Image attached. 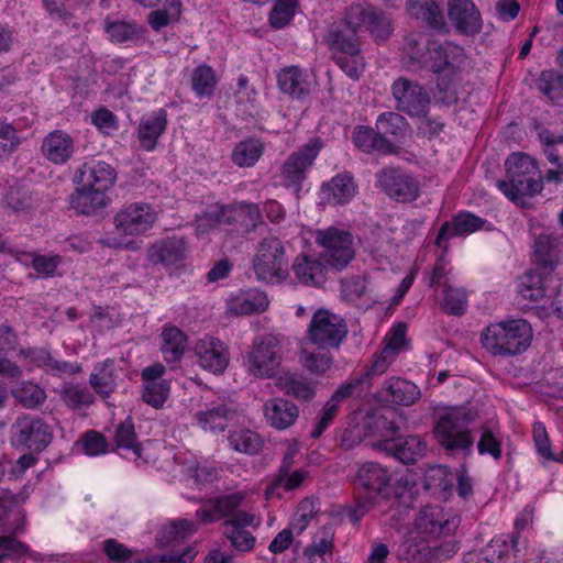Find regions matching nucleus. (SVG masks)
Masks as SVG:
<instances>
[{"instance_id": "26", "label": "nucleus", "mask_w": 563, "mask_h": 563, "mask_svg": "<svg viewBox=\"0 0 563 563\" xmlns=\"http://www.w3.org/2000/svg\"><path fill=\"white\" fill-rule=\"evenodd\" d=\"M236 416V407L229 404H219L207 410L198 411L196 419L202 430L216 433L223 432L228 423L234 420Z\"/></svg>"}, {"instance_id": "13", "label": "nucleus", "mask_w": 563, "mask_h": 563, "mask_svg": "<svg viewBox=\"0 0 563 563\" xmlns=\"http://www.w3.org/2000/svg\"><path fill=\"white\" fill-rule=\"evenodd\" d=\"M466 62L464 48L450 41H430L428 63L435 74H454Z\"/></svg>"}, {"instance_id": "7", "label": "nucleus", "mask_w": 563, "mask_h": 563, "mask_svg": "<svg viewBox=\"0 0 563 563\" xmlns=\"http://www.w3.org/2000/svg\"><path fill=\"white\" fill-rule=\"evenodd\" d=\"M283 360L279 336L267 333L256 338L247 355L249 371L260 378H272L276 375Z\"/></svg>"}, {"instance_id": "30", "label": "nucleus", "mask_w": 563, "mask_h": 563, "mask_svg": "<svg viewBox=\"0 0 563 563\" xmlns=\"http://www.w3.org/2000/svg\"><path fill=\"white\" fill-rule=\"evenodd\" d=\"M147 257L154 265H173L185 258V244L175 238L157 241L148 247Z\"/></svg>"}, {"instance_id": "40", "label": "nucleus", "mask_w": 563, "mask_h": 563, "mask_svg": "<svg viewBox=\"0 0 563 563\" xmlns=\"http://www.w3.org/2000/svg\"><path fill=\"white\" fill-rule=\"evenodd\" d=\"M455 481L456 474L443 465L431 466L424 473L426 488L441 493L443 498L452 494Z\"/></svg>"}, {"instance_id": "60", "label": "nucleus", "mask_w": 563, "mask_h": 563, "mask_svg": "<svg viewBox=\"0 0 563 563\" xmlns=\"http://www.w3.org/2000/svg\"><path fill=\"white\" fill-rule=\"evenodd\" d=\"M296 0H277L269 14L273 27L280 29L289 23L295 13Z\"/></svg>"}, {"instance_id": "47", "label": "nucleus", "mask_w": 563, "mask_h": 563, "mask_svg": "<svg viewBox=\"0 0 563 563\" xmlns=\"http://www.w3.org/2000/svg\"><path fill=\"white\" fill-rule=\"evenodd\" d=\"M518 292L523 299L540 300L545 295V277L538 271L525 273L519 278Z\"/></svg>"}, {"instance_id": "50", "label": "nucleus", "mask_w": 563, "mask_h": 563, "mask_svg": "<svg viewBox=\"0 0 563 563\" xmlns=\"http://www.w3.org/2000/svg\"><path fill=\"white\" fill-rule=\"evenodd\" d=\"M218 84L213 69L206 65H199L191 75L192 90L199 97L212 96Z\"/></svg>"}, {"instance_id": "62", "label": "nucleus", "mask_w": 563, "mask_h": 563, "mask_svg": "<svg viewBox=\"0 0 563 563\" xmlns=\"http://www.w3.org/2000/svg\"><path fill=\"white\" fill-rule=\"evenodd\" d=\"M367 30L376 42H385L393 32L391 21L379 10H375Z\"/></svg>"}, {"instance_id": "34", "label": "nucleus", "mask_w": 563, "mask_h": 563, "mask_svg": "<svg viewBox=\"0 0 563 563\" xmlns=\"http://www.w3.org/2000/svg\"><path fill=\"white\" fill-rule=\"evenodd\" d=\"M485 221L473 213H461L453 218L452 222H444L439 230L435 244L442 246V242L451 235H464L483 228Z\"/></svg>"}, {"instance_id": "35", "label": "nucleus", "mask_w": 563, "mask_h": 563, "mask_svg": "<svg viewBox=\"0 0 563 563\" xmlns=\"http://www.w3.org/2000/svg\"><path fill=\"white\" fill-rule=\"evenodd\" d=\"M166 126L167 112L164 109H159L152 117L142 120L137 131L141 146L146 151H153L156 147L158 137L165 132Z\"/></svg>"}, {"instance_id": "18", "label": "nucleus", "mask_w": 563, "mask_h": 563, "mask_svg": "<svg viewBox=\"0 0 563 563\" xmlns=\"http://www.w3.org/2000/svg\"><path fill=\"white\" fill-rule=\"evenodd\" d=\"M366 437H379L393 441L399 432L396 413L391 410L368 409L361 421Z\"/></svg>"}, {"instance_id": "27", "label": "nucleus", "mask_w": 563, "mask_h": 563, "mask_svg": "<svg viewBox=\"0 0 563 563\" xmlns=\"http://www.w3.org/2000/svg\"><path fill=\"white\" fill-rule=\"evenodd\" d=\"M379 395L385 401L410 406L420 397V391L413 383L393 377L383 385Z\"/></svg>"}, {"instance_id": "22", "label": "nucleus", "mask_w": 563, "mask_h": 563, "mask_svg": "<svg viewBox=\"0 0 563 563\" xmlns=\"http://www.w3.org/2000/svg\"><path fill=\"white\" fill-rule=\"evenodd\" d=\"M42 154L51 163L60 165L67 163L75 153L73 137L62 130L49 132L43 140Z\"/></svg>"}, {"instance_id": "36", "label": "nucleus", "mask_w": 563, "mask_h": 563, "mask_svg": "<svg viewBox=\"0 0 563 563\" xmlns=\"http://www.w3.org/2000/svg\"><path fill=\"white\" fill-rule=\"evenodd\" d=\"M276 386L287 396L301 401H310L316 395L311 380L292 373H283L276 378Z\"/></svg>"}, {"instance_id": "32", "label": "nucleus", "mask_w": 563, "mask_h": 563, "mask_svg": "<svg viewBox=\"0 0 563 563\" xmlns=\"http://www.w3.org/2000/svg\"><path fill=\"white\" fill-rule=\"evenodd\" d=\"M534 256L539 266L553 268L563 249L562 240L555 234H540L534 240Z\"/></svg>"}, {"instance_id": "48", "label": "nucleus", "mask_w": 563, "mask_h": 563, "mask_svg": "<svg viewBox=\"0 0 563 563\" xmlns=\"http://www.w3.org/2000/svg\"><path fill=\"white\" fill-rule=\"evenodd\" d=\"M12 396L26 409H36L41 407L46 399L45 390L32 382H22L14 387L12 389Z\"/></svg>"}, {"instance_id": "9", "label": "nucleus", "mask_w": 563, "mask_h": 563, "mask_svg": "<svg viewBox=\"0 0 563 563\" xmlns=\"http://www.w3.org/2000/svg\"><path fill=\"white\" fill-rule=\"evenodd\" d=\"M12 438L16 445L31 451H43L53 440L51 427L40 417L23 415L11 427Z\"/></svg>"}, {"instance_id": "55", "label": "nucleus", "mask_w": 563, "mask_h": 563, "mask_svg": "<svg viewBox=\"0 0 563 563\" xmlns=\"http://www.w3.org/2000/svg\"><path fill=\"white\" fill-rule=\"evenodd\" d=\"M60 397L65 405L73 410L89 406L95 400L93 395L86 387L75 384H66L60 391Z\"/></svg>"}, {"instance_id": "46", "label": "nucleus", "mask_w": 563, "mask_h": 563, "mask_svg": "<svg viewBox=\"0 0 563 563\" xmlns=\"http://www.w3.org/2000/svg\"><path fill=\"white\" fill-rule=\"evenodd\" d=\"M323 190L328 192L329 202L339 205L349 201L355 195L356 186L352 176L340 174L324 185Z\"/></svg>"}, {"instance_id": "42", "label": "nucleus", "mask_w": 563, "mask_h": 563, "mask_svg": "<svg viewBox=\"0 0 563 563\" xmlns=\"http://www.w3.org/2000/svg\"><path fill=\"white\" fill-rule=\"evenodd\" d=\"M268 307V298L264 292H251L239 296L229 302L228 310L235 316L263 312Z\"/></svg>"}, {"instance_id": "58", "label": "nucleus", "mask_w": 563, "mask_h": 563, "mask_svg": "<svg viewBox=\"0 0 563 563\" xmlns=\"http://www.w3.org/2000/svg\"><path fill=\"white\" fill-rule=\"evenodd\" d=\"M169 393V385L166 380L158 383H144L143 400L154 408L163 407Z\"/></svg>"}, {"instance_id": "51", "label": "nucleus", "mask_w": 563, "mask_h": 563, "mask_svg": "<svg viewBox=\"0 0 563 563\" xmlns=\"http://www.w3.org/2000/svg\"><path fill=\"white\" fill-rule=\"evenodd\" d=\"M228 440L234 451L245 454L257 453L262 445L260 437L249 429L231 431Z\"/></svg>"}, {"instance_id": "61", "label": "nucleus", "mask_w": 563, "mask_h": 563, "mask_svg": "<svg viewBox=\"0 0 563 563\" xmlns=\"http://www.w3.org/2000/svg\"><path fill=\"white\" fill-rule=\"evenodd\" d=\"M4 203L13 212H24L33 207V198L27 190L12 188L7 192Z\"/></svg>"}, {"instance_id": "16", "label": "nucleus", "mask_w": 563, "mask_h": 563, "mask_svg": "<svg viewBox=\"0 0 563 563\" xmlns=\"http://www.w3.org/2000/svg\"><path fill=\"white\" fill-rule=\"evenodd\" d=\"M117 179L115 169L103 161H90L84 163L74 174L75 185H89L107 192Z\"/></svg>"}, {"instance_id": "19", "label": "nucleus", "mask_w": 563, "mask_h": 563, "mask_svg": "<svg viewBox=\"0 0 563 563\" xmlns=\"http://www.w3.org/2000/svg\"><path fill=\"white\" fill-rule=\"evenodd\" d=\"M68 201L70 209L77 214L96 216L108 206L109 198L107 192L84 184L76 185Z\"/></svg>"}, {"instance_id": "23", "label": "nucleus", "mask_w": 563, "mask_h": 563, "mask_svg": "<svg viewBox=\"0 0 563 563\" xmlns=\"http://www.w3.org/2000/svg\"><path fill=\"white\" fill-rule=\"evenodd\" d=\"M390 482L389 471L379 463H364L355 477V485L366 492L367 495L376 496Z\"/></svg>"}, {"instance_id": "2", "label": "nucleus", "mask_w": 563, "mask_h": 563, "mask_svg": "<svg viewBox=\"0 0 563 563\" xmlns=\"http://www.w3.org/2000/svg\"><path fill=\"white\" fill-rule=\"evenodd\" d=\"M508 180H499L497 187L515 201L539 194L543 188L536 161L525 153H512L505 163Z\"/></svg>"}, {"instance_id": "39", "label": "nucleus", "mask_w": 563, "mask_h": 563, "mask_svg": "<svg viewBox=\"0 0 563 563\" xmlns=\"http://www.w3.org/2000/svg\"><path fill=\"white\" fill-rule=\"evenodd\" d=\"M103 30L109 40L115 44L139 41L144 33L141 25L132 21H114L110 18L104 19Z\"/></svg>"}, {"instance_id": "11", "label": "nucleus", "mask_w": 563, "mask_h": 563, "mask_svg": "<svg viewBox=\"0 0 563 563\" xmlns=\"http://www.w3.org/2000/svg\"><path fill=\"white\" fill-rule=\"evenodd\" d=\"M391 90L398 111L412 118L422 117L429 111L431 97L418 82L400 77L394 81Z\"/></svg>"}, {"instance_id": "57", "label": "nucleus", "mask_w": 563, "mask_h": 563, "mask_svg": "<svg viewBox=\"0 0 563 563\" xmlns=\"http://www.w3.org/2000/svg\"><path fill=\"white\" fill-rule=\"evenodd\" d=\"M427 550H428V540L418 541L416 539H408L401 543L398 549V556L400 560H405L408 562H427Z\"/></svg>"}, {"instance_id": "29", "label": "nucleus", "mask_w": 563, "mask_h": 563, "mask_svg": "<svg viewBox=\"0 0 563 563\" xmlns=\"http://www.w3.org/2000/svg\"><path fill=\"white\" fill-rule=\"evenodd\" d=\"M277 82L279 89L294 99H301L310 92L307 75L298 66H287L280 69Z\"/></svg>"}, {"instance_id": "37", "label": "nucleus", "mask_w": 563, "mask_h": 563, "mask_svg": "<svg viewBox=\"0 0 563 563\" xmlns=\"http://www.w3.org/2000/svg\"><path fill=\"white\" fill-rule=\"evenodd\" d=\"M19 356L22 360L30 361L36 366H47L54 373L73 374L79 369L75 364L54 360L51 353L44 347L21 349Z\"/></svg>"}, {"instance_id": "25", "label": "nucleus", "mask_w": 563, "mask_h": 563, "mask_svg": "<svg viewBox=\"0 0 563 563\" xmlns=\"http://www.w3.org/2000/svg\"><path fill=\"white\" fill-rule=\"evenodd\" d=\"M432 38H427L422 33H410L404 37L401 46L402 63L412 69L422 68L428 64L429 47Z\"/></svg>"}, {"instance_id": "5", "label": "nucleus", "mask_w": 563, "mask_h": 563, "mask_svg": "<svg viewBox=\"0 0 563 563\" xmlns=\"http://www.w3.org/2000/svg\"><path fill=\"white\" fill-rule=\"evenodd\" d=\"M253 271L256 278L265 283H279L286 278L285 247L278 238L269 236L261 241L253 258Z\"/></svg>"}, {"instance_id": "64", "label": "nucleus", "mask_w": 563, "mask_h": 563, "mask_svg": "<svg viewBox=\"0 0 563 563\" xmlns=\"http://www.w3.org/2000/svg\"><path fill=\"white\" fill-rule=\"evenodd\" d=\"M457 550V543L452 539L444 540L443 542L434 543L432 545L428 542L427 563L448 560L452 558Z\"/></svg>"}, {"instance_id": "56", "label": "nucleus", "mask_w": 563, "mask_h": 563, "mask_svg": "<svg viewBox=\"0 0 563 563\" xmlns=\"http://www.w3.org/2000/svg\"><path fill=\"white\" fill-rule=\"evenodd\" d=\"M467 306V296L462 288L446 287L442 308L445 312L453 316L464 314Z\"/></svg>"}, {"instance_id": "53", "label": "nucleus", "mask_w": 563, "mask_h": 563, "mask_svg": "<svg viewBox=\"0 0 563 563\" xmlns=\"http://www.w3.org/2000/svg\"><path fill=\"white\" fill-rule=\"evenodd\" d=\"M376 8L372 5H363L360 3L351 4L344 15V25L358 32L362 27L369 25L371 20L374 19Z\"/></svg>"}, {"instance_id": "43", "label": "nucleus", "mask_w": 563, "mask_h": 563, "mask_svg": "<svg viewBox=\"0 0 563 563\" xmlns=\"http://www.w3.org/2000/svg\"><path fill=\"white\" fill-rule=\"evenodd\" d=\"M264 152V144L257 139L239 142L232 152V162L239 167H251L256 164Z\"/></svg>"}, {"instance_id": "6", "label": "nucleus", "mask_w": 563, "mask_h": 563, "mask_svg": "<svg viewBox=\"0 0 563 563\" xmlns=\"http://www.w3.org/2000/svg\"><path fill=\"white\" fill-rule=\"evenodd\" d=\"M316 241L323 247L321 260L335 271L344 269L355 256L354 238L349 231L334 227L318 230Z\"/></svg>"}, {"instance_id": "41", "label": "nucleus", "mask_w": 563, "mask_h": 563, "mask_svg": "<svg viewBox=\"0 0 563 563\" xmlns=\"http://www.w3.org/2000/svg\"><path fill=\"white\" fill-rule=\"evenodd\" d=\"M328 43L332 51L350 56H355L361 53V41L357 32L345 25L332 30L329 33Z\"/></svg>"}, {"instance_id": "49", "label": "nucleus", "mask_w": 563, "mask_h": 563, "mask_svg": "<svg viewBox=\"0 0 563 563\" xmlns=\"http://www.w3.org/2000/svg\"><path fill=\"white\" fill-rule=\"evenodd\" d=\"M538 90L551 101L563 99V73L555 69L541 71L537 79Z\"/></svg>"}, {"instance_id": "8", "label": "nucleus", "mask_w": 563, "mask_h": 563, "mask_svg": "<svg viewBox=\"0 0 563 563\" xmlns=\"http://www.w3.org/2000/svg\"><path fill=\"white\" fill-rule=\"evenodd\" d=\"M460 517L445 511L441 506H427L416 517L417 532L426 540L453 534L460 526Z\"/></svg>"}, {"instance_id": "54", "label": "nucleus", "mask_w": 563, "mask_h": 563, "mask_svg": "<svg viewBox=\"0 0 563 563\" xmlns=\"http://www.w3.org/2000/svg\"><path fill=\"white\" fill-rule=\"evenodd\" d=\"M300 360L308 372L317 375L324 374L333 365V356L330 351L309 352L302 350Z\"/></svg>"}, {"instance_id": "31", "label": "nucleus", "mask_w": 563, "mask_h": 563, "mask_svg": "<svg viewBox=\"0 0 563 563\" xmlns=\"http://www.w3.org/2000/svg\"><path fill=\"white\" fill-rule=\"evenodd\" d=\"M218 221L220 223L238 222L245 232H250L262 223V214L257 205L241 203L235 209H221L218 214Z\"/></svg>"}, {"instance_id": "17", "label": "nucleus", "mask_w": 563, "mask_h": 563, "mask_svg": "<svg viewBox=\"0 0 563 563\" xmlns=\"http://www.w3.org/2000/svg\"><path fill=\"white\" fill-rule=\"evenodd\" d=\"M448 16L462 34L474 35L482 30L481 13L471 0H448Z\"/></svg>"}, {"instance_id": "21", "label": "nucleus", "mask_w": 563, "mask_h": 563, "mask_svg": "<svg viewBox=\"0 0 563 563\" xmlns=\"http://www.w3.org/2000/svg\"><path fill=\"white\" fill-rule=\"evenodd\" d=\"M263 410L266 422L276 430L288 429L299 417L298 406L283 397L266 400Z\"/></svg>"}, {"instance_id": "33", "label": "nucleus", "mask_w": 563, "mask_h": 563, "mask_svg": "<svg viewBox=\"0 0 563 563\" xmlns=\"http://www.w3.org/2000/svg\"><path fill=\"white\" fill-rule=\"evenodd\" d=\"M353 140L356 147L365 153L394 154L396 147L380 133L372 128L356 126L353 132Z\"/></svg>"}, {"instance_id": "12", "label": "nucleus", "mask_w": 563, "mask_h": 563, "mask_svg": "<svg viewBox=\"0 0 563 563\" xmlns=\"http://www.w3.org/2000/svg\"><path fill=\"white\" fill-rule=\"evenodd\" d=\"M156 213L150 205L131 203L114 217V227L120 234L139 235L152 228Z\"/></svg>"}, {"instance_id": "1", "label": "nucleus", "mask_w": 563, "mask_h": 563, "mask_svg": "<svg viewBox=\"0 0 563 563\" xmlns=\"http://www.w3.org/2000/svg\"><path fill=\"white\" fill-rule=\"evenodd\" d=\"M481 339L483 346L495 356L517 355L530 345L532 329L522 319L510 320L488 325Z\"/></svg>"}, {"instance_id": "59", "label": "nucleus", "mask_w": 563, "mask_h": 563, "mask_svg": "<svg viewBox=\"0 0 563 563\" xmlns=\"http://www.w3.org/2000/svg\"><path fill=\"white\" fill-rule=\"evenodd\" d=\"M21 139L10 123L0 121V159L11 155L18 150Z\"/></svg>"}, {"instance_id": "20", "label": "nucleus", "mask_w": 563, "mask_h": 563, "mask_svg": "<svg viewBox=\"0 0 563 563\" xmlns=\"http://www.w3.org/2000/svg\"><path fill=\"white\" fill-rule=\"evenodd\" d=\"M245 500V493L235 492L207 500L196 512L205 523H210L221 518L231 517Z\"/></svg>"}, {"instance_id": "38", "label": "nucleus", "mask_w": 563, "mask_h": 563, "mask_svg": "<svg viewBox=\"0 0 563 563\" xmlns=\"http://www.w3.org/2000/svg\"><path fill=\"white\" fill-rule=\"evenodd\" d=\"M309 473L305 470H296L294 472L287 471V473H276L265 490L266 499L274 497L282 498L283 492H291L299 488Z\"/></svg>"}, {"instance_id": "14", "label": "nucleus", "mask_w": 563, "mask_h": 563, "mask_svg": "<svg viewBox=\"0 0 563 563\" xmlns=\"http://www.w3.org/2000/svg\"><path fill=\"white\" fill-rule=\"evenodd\" d=\"M321 147L320 139H312L286 159L282 166V175L287 186L300 187L306 178V170L312 165Z\"/></svg>"}, {"instance_id": "44", "label": "nucleus", "mask_w": 563, "mask_h": 563, "mask_svg": "<svg viewBox=\"0 0 563 563\" xmlns=\"http://www.w3.org/2000/svg\"><path fill=\"white\" fill-rule=\"evenodd\" d=\"M162 352L167 362L179 361L186 350V336L176 327H166L162 332Z\"/></svg>"}, {"instance_id": "15", "label": "nucleus", "mask_w": 563, "mask_h": 563, "mask_svg": "<svg viewBox=\"0 0 563 563\" xmlns=\"http://www.w3.org/2000/svg\"><path fill=\"white\" fill-rule=\"evenodd\" d=\"M195 352L199 365L214 375L223 374L229 365V349L217 338L200 339L195 345Z\"/></svg>"}, {"instance_id": "45", "label": "nucleus", "mask_w": 563, "mask_h": 563, "mask_svg": "<svg viewBox=\"0 0 563 563\" xmlns=\"http://www.w3.org/2000/svg\"><path fill=\"white\" fill-rule=\"evenodd\" d=\"M89 383L102 397H109L115 388L113 361L107 360L95 366Z\"/></svg>"}, {"instance_id": "24", "label": "nucleus", "mask_w": 563, "mask_h": 563, "mask_svg": "<svg viewBox=\"0 0 563 563\" xmlns=\"http://www.w3.org/2000/svg\"><path fill=\"white\" fill-rule=\"evenodd\" d=\"M292 271L301 284L321 286L325 282L327 264L321 256L301 254L296 257Z\"/></svg>"}, {"instance_id": "10", "label": "nucleus", "mask_w": 563, "mask_h": 563, "mask_svg": "<svg viewBox=\"0 0 563 563\" xmlns=\"http://www.w3.org/2000/svg\"><path fill=\"white\" fill-rule=\"evenodd\" d=\"M378 187L397 202H411L419 197L420 184L409 173L397 167H385L377 173Z\"/></svg>"}, {"instance_id": "28", "label": "nucleus", "mask_w": 563, "mask_h": 563, "mask_svg": "<svg viewBox=\"0 0 563 563\" xmlns=\"http://www.w3.org/2000/svg\"><path fill=\"white\" fill-rule=\"evenodd\" d=\"M378 446H383L386 452L401 461L404 464H412L422 457L427 451L426 442L417 435L408 437L404 441H386Z\"/></svg>"}, {"instance_id": "3", "label": "nucleus", "mask_w": 563, "mask_h": 563, "mask_svg": "<svg viewBox=\"0 0 563 563\" xmlns=\"http://www.w3.org/2000/svg\"><path fill=\"white\" fill-rule=\"evenodd\" d=\"M475 418L476 412L467 407L448 408L439 417L434 427V434L440 445L448 451L470 450L474 440L466 427Z\"/></svg>"}, {"instance_id": "52", "label": "nucleus", "mask_w": 563, "mask_h": 563, "mask_svg": "<svg viewBox=\"0 0 563 563\" xmlns=\"http://www.w3.org/2000/svg\"><path fill=\"white\" fill-rule=\"evenodd\" d=\"M114 440L118 449L131 450L136 459L141 457L143 448L136 440V433L131 418H128L117 427Z\"/></svg>"}, {"instance_id": "63", "label": "nucleus", "mask_w": 563, "mask_h": 563, "mask_svg": "<svg viewBox=\"0 0 563 563\" xmlns=\"http://www.w3.org/2000/svg\"><path fill=\"white\" fill-rule=\"evenodd\" d=\"M342 295L347 301H355L367 292V282L364 276H352L341 283Z\"/></svg>"}, {"instance_id": "4", "label": "nucleus", "mask_w": 563, "mask_h": 563, "mask_svg": "<svg viewBox=\"0 0 563 563\" xmlns=\"http://www.w3.org/2000/svg\"><path fill=\"white\" fill-rule=\"evenodd\" d=\"M349 334L346 320L325 308H319L311 317L306 339L317 350H339Z\"/></svg>"}]
</instances>
